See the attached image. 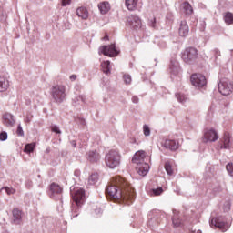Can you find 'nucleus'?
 <instances>
[{"label":"nucleus","instance_id":"f257e3e1","mask_svg":"<svg viewBox=\"0 0 233 233\" xmlns=\"http://www.w3.org/2000/svg\"><path fill=\"white\" fill-rule=\"evenodd\" d=\"M106 192L107 198H111V199H121L122 201H126L127 205H132V201L136 198L134 189L121 177H115L107 186Z\"/></svg>","mask_w":233,"mask_h":233},{"label":"nucleus","instance_id":"f03ea898","mask_svg":"<svg viewBox=\"0 0 233 233\" xmlns=\"http://www.w3.org/2000/svg\"><path fill=\"white\" fill-rule=\"evenodd\" d=\"M71 196L75 201V204H72L71 206L70 218L74 219V218H77L79 216V210L85 203L86 197L85 196V189L81 187H76L74 191H71Z\"/></svg>","mask_w":233,"mask_h":233},{"label":"nucleus","instance_id":"7ed1b4c3","mask_svg":"<svg viewBox=\"0 0 233 233\" xmlns=\"http://www.w3.org/2000/svg\"><path fill=\"white\" fill-rule=\"evenodd\" d=\"M145 159H147L145 151L137 152L132 158L133 163L137 165V172L139 176H147L148 174V170H150V166Z\"/></svg>","mask_w":233,"mask_h":233},{"label":"nucleus","instance_id":"20e7f679","mask_svg":"<svg viewBox=\"0 0 233 233\" xmlns=\"http://www.w3.org/2000/svg\"><path fill=\"white\" fill-rule=\"evenodd\" d=\"M106 165L109 168H117L121 165V155L116 149L110 150L106 155Z\"/></svg>","mask_w":233,"mask_h":233},{"label":"nucleus","instance_id":"39448f33","mask_svg":"<svg viewBox=\"0 0 233 233\" xmlns=\"http://www.w3.org/2000/svg\"><path fill=\"white\" fill-rule=\"evenodd\" d=\"M51 96L55 103H63L66 99V86L63 85L54 86L51 89Z\"/></svg>","mask_w":233,"mask_h":233},{"label":"nucleus","instance_id":"423d86ee","mask_svg":"<svg viewBox=\"0 0 233 233\" xmlns=\"http://www.w3.org/2000/svg\"><path fill=\"white\" fill-rule=\"evenodd\" d=\"M182 60L187 65H194L198 61V49L196 47H187L182 52Z\"/></svg>","mask_w":233,"mask_h":233},{"label":"nucleus","instance_id":"0eeeda50","mask_svg":"<svg viewBox=\"0 0 233 233\" xmlns=\"http://www.w3.org/2000/svg\"><path fill=\"white\" fill-rule=\"evenodd\" d=\"M49 197L55 201L63 203V187L59 184L52 183L49 187Z\"/></svg>","mask_w":233,"mask_h":233},{"label":"nucleus","instance_id":"6e6552de","mask_svg":"<svg viewBox=\"0 0 233 233\" xmlns=\"http://www.w3.org/2000/svg\"><path fill=\"white\" fill-rule=\"evenodd\" d=\"M210 227H217L221 229L222 232H227V230L230 228V224L228 223L225 217H217L211 219Z\"/></svg>","mask_w":233,"mask_h":233},{"label":"nucleus","instance_id":"1a4fd4ad","mask_svg":"<svg viewBox=\"0 0 233 233\" xmlns=\"http://www.w3.org/2000/svg\"><path fill=\"white\" fill-rule=\"evenodd\" d=\"M233 90V85L228 78H222L218 83V92L222 96H230V93Z\"/></svg>","mask_w":233,"mask_h":233},{"label":"nucleus","instance_id":"9d476101","mask_svg":"<svg viewBox=\"0 0 233 233\" xmlns=\"http://www.w3.org/2000/svg\"><path fill=\"white\" fill-rule=\"evenodd\" d=\"M190 81L193 86L203 88L207 85V78L201 74H194L191 76Z\"/></svg>","mask_w":233,"mask_h":233},{"label":"nucleus","instance_id":"9b49d317","mask_svg":"<svg viewBox=\"0 0 233 233\" xmlns=\"http://www.w3.org/2000/svg\"><path fill=\"white\" fill-rule=\"evenodd\" d=\"M99 54L104 56H108L109 57H116L119 53L116 49V45L112 44L110 46H103L99 48Z\"/></svg>","mask_w":233,"mask_h":233},{"label":"nucleus","instance_id":"f8f14e48","mask_svg":"<svg viewBox=\"0 0 233 233\" xmlns=\"http://www.w3.org/2000/svg\"><path fill=\"white\" fill-rule=\"evenodd\" d=\"M204 139L214 143L219 139V135H218V132L214 128L206 129L204 133Z\"/></svg>","mask_w":233,"mask_h":233},{"label":"nucleus","instance_id":"ddd939ff","mask_svg":"<svg viewBox=\"0 0 233 233\" xmlns=\"http://www.w3.org/2000/svg\"><path fill=\"white\" fill-rule=\"evenodd\" d=\"M2 123L5 127L12 128L15 125V116L10 113H5L2 116Z\"/></svg>","mask_w":233,"mask_h":233},{"label":"nucleus","instance_id":"4468645a","mask_svg":"<svg viewBox=\"0 0 233 233\" xmlns=\"http://www.w3.org/2000/svg\"><path fill=\"white\" fill-rule=\"evenodd\" d=\"M128 25L133 27L135 30H137V28H141V19L139 18V16L136 15H130L129 16H127V19Z\"/></svg>","mask_w":233,"mask_h":233},{"label":"nucleus","instance_id":"2eb2a0df","mask_svg":"<svg viewBox=\"0 0 233 233\" xmlns=\"http://www.w3.org/2000/svg\"><path fill=\"white\" fill-rule=\"evenodd\" d=\"M162 147H164V148H167V150L176 152V150L179 148V142L172 139H166L164 142H162Z\"/></svg>","mask_w":233,"mask_h":233},{"label":"nucleus","instance_id":"dca6fc26","mask_svg":"<svg viewBox=\"0 0 233 233\" xmlns=\"http://www.w3.org/2000/svg\"><path fill=\"white\" fill-rule=\"evenodd\" d=\"M188 32H190V28L188 27V24L187 21L183 20L180 22V26L178 29V34L181 37H187L188 35Z\"/></svg>","mask_w":233,"mask_h":233},{"label":"nucleus","instance_id":"f3484780","mask_svg":"<svg viewBox=\"0 0 233 233\" xmlns=\"http://www.w3.org/2000/svg\"><path fill=\"white\" fill-rule=\"evenodd\" d=\"M23 221V212L18 208L13 209V223L15 225H21Z\"/></svg>","mask_w":233,"mask_h":233},{"label":"nucleus","instance_id":"a211bd4d","mask_svg":"<svg viewBox=\"0 0 233 233\" xmlns=\"http://www.w3.org/2000/svg\"><path fill=\"white\" fill-rule=\"evenodd\" d=\"M182 14H185V15H192L194 14V8H192V5L188 2H184L180 5Z\"/></svg>","mask_w":233,"mask_h":233},{"label":"nucleus","instance_id":"6ab92c4d","mask_svg":"<svg viewBox=\"0 0 233 233\" xmlns=\"http://www.w3.org/2000/svg\"><path fill=\"white\" fill-rule=\"evenodd\" d=\"M180 70H181V68L179 67V62H177V60H176V59H172L170 61V65H169L170 74H172L173 76H177V73Z\"/></svg>","mask_w":233,"mask_h":233},{"label":"nucleus","instance_id":"aec40b11","mask_svg":"<svg viewBox=\"0 0 233 233\" xmlns=\"http://www.w3.org/2000/svg\"><path fill=\"white\" fill-rule=\"evenodd\" d=\"M86 158L88 159V161H90V163H97V161L101 159V155H99V153H97L96 151H89L87 153Z\"/></svg>","mask_w":233,"mask_h":233},{"label":"nucleus","instance_id":"412c9836","mask_svg":"<svg viewBox=\"0 0 233 233\" xmlns=\"http://www.w3.org/2000/svg\"><path fill=\"white\" fill-rule=\"evenodd\" d=\"M232 145V142L230 140V135L228 133L224 134V138H223V144H220L219 147L221 149H228L230 148Z\"/></svg>","mask_w":233,"mask_h":233},{"label":"nucleus","instance_id":"4be33fe9","mask_svg":"<svg viewBox=\"0 0 233 233\" xmlns=\"http://www.w3.org/2000/svg\"><path fill=\"white\" fill-rule=\"evenodd\" d=\"M76 15L84 19V21H86V19H88V9L85 6L78 7L76 9Z\"/></svg>","mask_w":233,"mask_h":233},{"label":"nucleus","instance_id":"5701e85b","mask_svg":"<svg viewBox=\"0 0 233 233\" xmlns=\"http://www.w3.org/2000/svg\"><path fill=\"white\" fill-rule=\"evenodd\" d=\"M8 86H10L8 79L0 76V92H6V90H8Z\"/></svg>","mask_w":233,"mask_h":233},{"label":"nucleus","instance_id":"b1692460","mask_svg":"<svg viewBox=\"0 0 233 233\" xmlns=\"http://www.w3.org/2000/svg\"><path fill=\"white\" fill-rule=\"evenodd\" d=\"M98 9L100 10L101 14H108V12H110V3L102 2L98 4Z\"/></svg>","mask_w":233,"mask_h":233},{"label":"nucleus","instance_id":"393cba45","mask_svg":"<svg viewBox=\"0 0 233 233\" xmlns=\"http://www.w3.org/2000/svg\"><path fill=\"white\" fill-rule=\"evenodd\" d=\"M137 1L139 0H126V6L127 10H136V7L137 6Z\"/></svg>","mask_w":233,"mask_h":233},{"label":"nucleus","instance_id":"a878e982","mask_svg":"<svg viewBox=\"0 0 233 233\" xmlns=\"http://www.w3.org/2000/svg\"><path fill=\"white\" fill-rule=\"evenodd\" d=\"M224 22L228 26H230V25H233V14L230 12H226L224 14Z\"/></svg>","mask_w":233,"mask_h":233},{"label":"nucleus","instance_id":"bb28decb","mask_svg":"<svg viewBox=\"0 0 233 233\" xmlns=\"http://www.w3.org/2000/svg\"><path fill=\"white\" fill-rule=\"evenodd\" d=\"M101 66H102V70H103L104 74L108 76V74H110V70H111L110 61L106 60V61L102 62Z\"/></svg>","mask_w":233,"mask_h":233},{"label":"nucleus","instance_id":"cd10ccee","mask_svg":"<svg viewBox=\"0 0 233 233\" xmlns=\"http://www.w3.org/2000/svg\"><path fill=\"white\" fill-rule=\"evenodd\" d=\"M176 97L178 101V103H187L188 96H187V95L183 94V93H177L176 94Z\"/></svg>","mask_w":233,"mask_h":233},{"label":"nucleus","instance_id":"c85d7f7f","mask_svg":"<svg viewBox=\"0 0 233 233\" xmlns=\"http://www.w3.org/2000/svg\"><path fill=\"white\" fill-rule=\"evenodd\" d=\"M99 181V175L97 173L92 174L88 178L89 185H96Z\"/></svg>","mask_w":233,"mask_h":233},{"label":"nucleus","instance_id":"c756f323","mask_svg":"<svg viewBox=\"0 0 233 233\" xmlns=\"http://www.w3.org/2000/svg\"><path fill=\"white\" fill-rule=\"evenodd\" d=\"M35 148V143L26 144L24 148V152H25V154H32V152H34Z\"/></svg>","mask_w":233,"mask_h":233},{"label":"nucleus","instance_id":"7c9ffc66","mask_svg":"<svg viewBox=\"0 0 233 233\" xmlns=\"http://www.w3.org/2000/svg\"><path fill=\"white\" fill-rule=\"evenodd\" d=\"M165 170L168 176L174 175V169H172V165H170V162L165 163Z\"/></svg>","mask_w":233,"mask_h":233},{"label":"nucleus","instance_id":"2f4dec72","mask_svg":"<svg viewBox=\"0 0 233 233\" xmlns=\"http://www.w3.org/2000/svg\"><path fill=\"white\" fill-rule=\"evenodd\" d=\"M174 227H181V218L175 215L172 218Z\"/></svg>","mask_w":233,"mask_h":233},{"label":"nucleus","instance_id":"473e14b6","mask_svg":"<svg viewBox=\"0 0 233 233\" xmlns=\"http://www.w3.org/2000/svg\"><path fill=\"white\" fill-rule=\"evenodd\" d=\"M123 79H124V83H126V85H130L132 83V76L128 74H125L123 76Z\"/></svg>","mask_w":233,"mask_h":233},{"label":"nucleus","instance_id":"72a5a7b5","mask_svg":"<svg viewBox=\"0 0 233 233\" xmlns=\"http://www.w3.org/2000/svg\"><path fill=\"white\" fill-rule=\"evenodd\" d=\"M5 190L8 196H12L15 192V189L13 187H5L1 188V191Z\"/></svg>","mask_w":233,"mask_h":233},{"label":"nucleus","instance_id":"f704fd0d","mask_svg":"<svg viewBox=\"0 0 233 233\" xmlns=\"http://www.w3.org/2000/svg\"><path fill=\"white\" fill-rule=\"evenodd\" d=\"M152 194L154 196H161V194H163V187H158L157 188L152 189Z\"/></svg>","mask_w":233,"mask_h":233},{"label":"nucleus","instance_id":"c9c22d12","mask_svg":"<svg viewBox=\"0 0 233 233\" xmlns=\"http://www.w3.org/2000/svg\"><path fill=\"white\" fill-rule=\"evenodd\" d=\"M226 169L228 170V174L233 177V163H228L227 166H226Z\"/></svg>","mask_w":233,"mask_h":233},{"label":"nucleus","instance_id":"e433bc0d","mask_svg":"<svg viewBox=\"0 0 233 233\" xmlns=\"http://www.w3.org/2000/svg\"><path fill=\"white\" fill-rule=\"evenodd\" d=\"M16 134H17V136H20L21 137H23L25 136V131H23V127H21V124H19L17 127Z\"/></svg>","mask_w":233,"mask_h":233},{"label":"nucleus","instance_id":"4c0bfd02","mask_svg":"<svg viewBox=\"0 0 233 233\" xmlns=\"http://www.w3.org/2000/svg\"><path fill=\"white\" fill-rule=\"evenodd\" d=\"M8 139V133L6 131H2L0 133V141H6Z\"/></svg>","mask_w":233,"mask_h":233},{"label":"nucleus","instance_id":"58836bf2","mask_svg":"<svg viewBox=\"0 0 233 233\" xmlns=\"http://www.w3.org/2000/svg\"><path fill=\"white\" fill-rule=\"evenodd\" d=\"M76 122L78 123V125H82V127H85L86 125V121H85V118L81 116L76 117Z\"/></svg>","mask_w":233,"mask_h":233},{"label":"nucleus","instance_id":"ea45409f","mask_svg":"<svg viewBox=\"0 0 233 233\" xmlns=\"http://www.w3.org/2000/svg\"><path fill=\"white\" fill-rule=\"evenodd\" d=\"M143 132L146 137L150 136V127H148V125L143 126Z\"/></svg>","mask_w":233,"mask_h":233},{"label":"nucleus","instance_id":"a19ab883","mask_svg":"<svg viewBox=\"0 0 233 233\" xmlns=\"http://www.w3.org/2000/svg\"><path fill=\"white\" fill-rule=\"evenodd\" d=\"M51 131L55 132V134H61V129L56 125L51 126Z\"/></svg>","mask_w":233,"mask_h":233},{"label":"nucleus","instance_id":"79ce46f5","mask_svg":"<svg viewBox=\"0 0 233 233\" xmlns=\"http://www.w3.org/2000/svg\"><path fill=\"white\" fill-rule=\"evenodd\" d=\"M211 54H213L215 59H217L218 57H219V56H221V51H219V49H214L213 51H211Z\"/></svg>","mask_w":233,"mask_h":233},{"label":"nucleus","instance_id":"37998d69","mask_svg":"<svg viewBox=\"0 0 233 233\" xmlns=\"http://www.w3.org/2000/svg\"><path fill=\"white\" fill-rule=\"evenodd\" d=\"M148 25L151 28H156V17H153L148 21Z\"/></svg>","mask_w":233,"mask_h":233},{"label":"nucleus","instance_id":"c03bdc74","mask_svg":"<svg viewBox=\"0 0 233 233\" xmlns=\"http://www.w3.org/2000/svg\"><path fill=\"white\" fill-rule=\"evenodd\" d=\"M73 101L74 103H77V101H82V103H85V96H79L78 97H76Z\"/></svg>","mask_w":233,"mask_h":233},{"label":"nucleus","instance_id":"a18cd8bd","mask_svg":"<svg viewBox=\"0 0 233 233\" xmlns=\"http://www.w3.org/2000/svg\"><path fill=\"white\" fill-rule=\"evenodd\" d=\"M230 210V202H226L224 204V212H228Z\"/></svg>","mask_w":233,"mask_h":233},{"label":"nucleus","instance_id":"49530a36","mask_svg":"<svg viewBox=\"0 0 233 233\" xmlns=\"http://www.w3.org/2000/svg\"><path fill=\"white\" fill-rule=\"evenodd\" d=\"M132 103H135V105H137V103H139V97L136 96H132Z\"/></svg>","mask_w":233,"mask_h":233},{"label":"nucleus","instance_id":"de8ad7c7","mask_svg":"<svg viewBox=\"0 0 233 233\" xmlns=\"http://www.w3.org/2000/svg\"><path fill=\"white\" fill-rule=\"evenodd\" d=\"M72 0H62V6H66L70 5Z\"/></svg>","mask_w":233,"mask_h":233},{"label":"nucleus","instance_id":"09e8293b","mask_svg":"<svg viewBox=\"0 0 233 233\" xmlns=\"http://www.w3.org/2000/svg\"><path fill=\"white\" fill-rule=\"evenodd\" d=\"M30 121H32V116H26V117H25V122H26V123H30Z\"/></svg>","mask_w":233,"mask_h":233},{"label":"nucleus","instance_id":"8fccbe9b","mask_svg":"<svg viewBox=\"0 0 233 233\" xmlns=\"http://www.w3.org/2000/svg\"><path fill=\"white\" fill-rule=\"evenodd\" d=\"M71 145L72 147H74V148H76V147L77 146V143L76 142V140H72Z\"/></svg>","mask_w":233,"mask_h":233},{"label":"nucleus","instance_id":"3c124183","mask_svg":"<svg viewBox=\"0 0 233 233\" xmlns=\"http://www.w3.org/2000/svg\"><path fill=\"white\" fill-rule=\"evenodd\" d=\"M70 79H71L72 81H76V79H77V76H76V75H72V76H70Z\"/></svg>","mask_w":233,"mask_h":233},{"label":"nucleus","instance_id":"603ef678","mask_svg":"<svg viewBox=\"0 0 233 233\" xmlns=\"http://www.w3.org/2000/svg\"><path fill=\"white\" fill-rule=\"evenodd\" d=\"M79 174H80V173H79V170H76V171H75V176L77 177V176H79Z\"/></svg>","mask_w":233,"mask_h":233},{"label":"nucleus","instance_id":"864d4df0","mask_svg":"<svg viewBox=\"0 0 233 233\" xmlns=\"http://www.w3.org/2000/svg\"><path fill=\"white\" fill-rule=\"evenodd\" d=\"M96 212L101 213V208L96 209Z\"/></svg>","mask_w":233,"mask_h":233},{"label":"nucleus","instance_id":"5fc2aeb1","mask_svg":"<svg viewBox=\"0 0 233 233\" xmlns=\"http://www.w3.org/2000/svg\"><path fill=\"white\" fill-rule=\"evenodd\" d=\"M201 32H203L205 30V25H203L201 28H200Z\"/></svg>","mask_w":233,"mask_h":233},{"label":"nucleus","instance_id":"6e6d98bb","mask_svg":"<svg viewBox=\"0 0 233 233\" xmlns=\"http://www.w3.org/2000/svg\"><path fill=\"white\" fill-rule=\"evenodd\" d=\"M46 152L48 154V152H50V148L46 149Z\"/></svg>","mask_w":233,"mask_h":233},{"label":"nucleus","instance_id":"4d7b16f0","mask_svg":"<svg viewBox=\"0 0 233 233\" xmlns=\"http://www.w3.org/2000/svg\"><path fill=\"white\" fill-rule=\"evenodd\" d=\"M104 39H108V36L104 37Z\"/></svg>","mask_w":233,"mask_h":233},{"label":"nucleus","instance_id":"13d9d810","mask_svg":"<svg viewBox=\"0 0 233 233\" xmlns=\"http://www.w3.org/2000/svg\"><path fill=\"white\" fill-rule=\"evenodd\" d=\"M164 46V47H165V46H167V44H164V46Z\"/></svg>","mask_w":233,"mask_h":233}]
</instances>
